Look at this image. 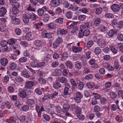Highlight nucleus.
Returning a JSON list of instances; mask_svg holds the SVG:
<instances>
[{
  "mask_svg": "<svg viewBox=\"0 0 123 123\" xmlns=\"http://www.w3.org/2000/svg\"><path fill=\"white\" fill-rule=\"evenodd\" d=\"M31 12H26L23 15L22 20L25 23L27 24L29 22V19L30 17Z\"/></svg>",
  "mask_w": 123,
  "mask_h": 123,
  "instance_id": "f257e3e1",
  "label": "nucleus"
},
{
  "mask_svg": "<svg viewBox=\"0 0 123 123\" xmlns=\"http://www.w3.org/2000/svg\"><path fill=\"white\" fill-rule=\"evenodd\" d=\"M62 39L61 37H59L57 38L56 41L53 43V48L56 49L59 45V44L62 43Z\"/></svg>",
  "mask_w": 123,
  "mask_h": 123,
  "instance_id": "f03ea898",
  "label": "nucleus"
},
{
  "mask_svg": "<svg viewBox=\"0 0 123 123\" xmlns=\"http://www.w3.org/2000/svg\"><path fill=\"white\" fill-rule=\"evenodd\" d=\"M76 97L74 99L77 103H79L81 101V99L82 98L83 96L79 92H77L76 94Z\"/></svg>",
  "mask_w": 123,
  "mask_h": 123,
  "instance_id": "7ed1b4c3",
  "label": "nucleus"
},
{
  "mask_svg": "<svg viewBox=\"0 0 123 123\" xmlns=\"http://www.w3.org/2000/svg\"><path fill=\"white\" fill-rule=\"evenodd\" d=\"M47 10V7L45 6L39 9L37 11L38 15L40 16H42L44 14V12Z\"/></svg>",
  "mask_w": 123,
  "mask_h": 123,
  "instance_id": "20e7f679",
  "label": "nucleus"
},
{
  "mask_svg": "<svg viewBox=\"0 0 123 123\" xmlns=\"http://www.w3.org/2000/svg\"><path fill=\"white\" fill-rule=\"evenodd\" d=\"M60 3L59 0H52L50 1V4L52 6L55 7L58 6Z\"/></svg>",
  "mask_w": 123,
  "mask_h": 123,
  "instance_id": "39448f33",
  "label": "nucleus"
},
{
  "mask_svg": "<svg viewBox=\"0 0 123 123\" xmlns=\"http://www.w3.org/2000/svg\"><path fill=\"white\" fill-rule=\"evenodd\" d=\"M72 49L73 52L76 53L80 52L82 50V48L77 47L76 46H72Z\"/></svg>",
  "mask_w": 123,
  "mask_h": 123,
  "instance_id": "423d86ee",
  "label": "nucleus"
},
{
  "mask_svg": "<svg viewBox=\"0 0 123 123\" xmlns=\"http://www.w3.org/2000/svg\"><path fill=\"white\" fill-rule=\"evenodd\" d=\"M83 25L84 26V29H86L89 28L90 29H92L93 28L92 23L91 22H86L84 23V25H81L80 26Z\"/></svg>",
  "mask_w": 123,
  "mask_h": 123,
  "instance_id": "0eeeda50",
  "label": "nucleus"
},
{
  "mask_svg": "<svg viewBox=\"0 0 123 123\" xmlns=\"http://www.w3.org/2000/svg\"><path fill=\"white\" fill-rule=\"evenodd\" d=\"M111 8L113 12H117L119 10L120 7L118 5L114 4L111 6Z\"/></svg>",
  "mask_w": 123,
  "mask_h": 123,
  "instance_id": "6e6552de",
  "label": "nucleus"
},
{
  "mask_svg": "<svg viewBox=\"0 0 123 123\" xmlns=\"http://www.w3.org/2000/svg\"><path fill=\"white\" fill-rule=\"evenodd\" d=\"M42 36L44 38L48 39L51 38L52 37V33L50 32L45 33L42 32Z\"/></svg>",
  "mask_w": 123,
  "mask_h": 123,
  "instance_id": "1a4fd4ad",
  "label": "nucleus"
},
{
  "mask_svg": "<svg viewBox=\"0 0 123 123\" xmlns=\"http://www.w3.org/2000/svg\"><path fill=\"white\" fill-rule=\"evenodd\" d=\"M18 95L21 98H24L26 97V94L25 91L24 90L20 89L19 91Z\"/></svg>",
  "mask_w": 123,
  "mask_h": 123,
  "instance_id": "9d476101",
  "label": "nucleus"
},
{
  "mask_svg": "<svg viewBox=\"0 0 123 123\" xmlns=\"http://www.w3.org/2000/svg\"><path fill=\"white\" fill-rule=\"evenodd\" d=\"M105 40L102 38L98 39L97 43L98 45L101 48H103L105 46Z\"/></svg>",
  "mask_w": 123,
  "mask_h": 123,
  "instance_id": "9b49d317",
  "label": "nucleus"
},
{
  "mask_svg": "<svg viewBox=\"0 0 123 123\" xmlns=\"http://www.w3.org/2000/svg\"><path fill=\"white\" fill-rule=\"evenodd\" d=\"M95 60L94 59H91L89 61V64L92 65V67L93 68H96L98 66L97 64L95 63Z\"/></svg>",
  "mask_w": 123,
  "mask_h": 123,
  "instance_id": "f8f14e48",
  "label": "nucleus"
},
{
  "mask_svg": "<svg viewBox=\"0 0 123 123\" xmlns=\"http://www.w3.org/2000/svg\"><path fill=\"white\" fill-rule=\"evenodd\" d=\"M84 28V27L83 25L80 26V30L79 31L78 35L79 37L80 38H82L84 36L83 32Z\"/></svg>",
  "mask_w": 123,
  "mask_h": 123,
  "instance_id": "ddd939ff",
  "label": "nucleus"
},
{
  "mask_svg": "<svg viewBox=\"0 0 123 123\" xmlns=\"http://www.w3.org/2000/svg\"><path fill=\"white\" fill-rule=\"evenodd\" d=\"M70 106L66 104H64L63 105V108L62 111L63 112H67Z\"/></svg>",
  "mask_w": 123,
  "mask_h": 123,
  "instance_id": "4468645a",
  "label": "nucleus"
},
{
  "mask_svg": "<svg viewBox=\"0 0 123 123\" xmlns=\"http://www.w3.org/2000/svg\"><path fill=\"white\" fill-rule=\"evenodd\" d=\"M7 10L4 7H2L0 8V16H4L6 14Z\"/></svg>",
  "mask_w": 123,
  "mask_h": 123,
  "instance_id": "2eb2a0df",
  "label": "nucleus"
},
{
  "mask_svg": "<svg viewBox=\"0 0 123 123\" xmlns=\"http://www.w3.org/2000/svg\"><path fill=\"white\" fill-rule=\"evenodd\" d=\"M25 86L26 87L29 89H31L33 86L32 81H28L25 82Z\"/></svg>",
  "mask_w": 123,
  "mask_h": 123,
  "instance_id": "dca6fc26",
  "label": "nucleus"
},
{
  "mask_svg": "<svg viewBox=\"0 0 123 123\" xmlns=\"http://www.w3.org/2000/svg\"><path fill=\"white\" fill-rule=\"evenodd\" d=\"M116 33V30L111 29L109 31L108 33V34L109 37H112Z\"/></svg>",
  "mask_w": 123,
  "mask_h": 123,
  "instance_id": "f3484780",
  "label": "nucleus"
},
{
  "mask_svg": "<svg viewBox=\"0 0 123 123\" xmlns=\"http://www.w3.org/2000/svg\"><path fill=\"white\" fill-rule=\"evenodd\" d=\"M67 33V31L63 29H60L59 28L57 29V33L58 35H64Z\"/></svg>",
  "mask_w": 123,
  "mask_h": 123,
  "instance_id": "a211bd4d",
  "label": "nucleus"
},
{
  "mask_svg": "<svg viewBox=\"0 0 123 123\" xmlns=\"http://www.w3.org/2000/svg\"><path fill=\"white\" fill-rule=\"evenodd\" d=\"M8 60L6 58H2L0 59V63L3 66H6L7 64Z\"/></svg>",
  "mask_w": 123,
  "mask_h": 123,
  "instance_id": "6ab92c4d",
  "label": "nucleus"
},
{
  "mask_svg": "<svg viewBox=\"0 0 123 123\" xmlns=\"http://www.w3.org/2000/svg\"><path fill=\"white\" fill-rule=\"evenodd\" d=\"M62 71L60 69H57L55 70L52 73V75L54 76H57L60 75Z\"/></svg>",
  "mask_w": 123,
  "mask_h": 123,
  "instance_id": "aec40b11",
  "label": "nucleus"
},
{
  "mask_svg": "<svg viewBox=\"0 0 123 123\" xmlns=\"http://www.w3.org/2000/svg\"><path fill=\"white\" fill-rule=\"evenodd\" d=\"M98 29L100 31L104 32L106 31L107 28L102 25H100L98 26Z\"/></svg>",
  "mask_w": 123,
  "mask_h": 123,
  "instance_id": "412c9836",
  "label": "nucleus"
},
{
  "mask_svg": "<svg viewBox=\"0 0 123 123\" xmlns=\"http://www.w3.org/2000/svg\"><path fill=\"white\" fill-rule=\"evenodd\" d=\"M68 55L67 52L66 51L64 52L63 53V55L61 58V60L62 61H64L66 60L68 57Z\"/></svg>",
  "mask_w": 123,
  "mask_h": 123,
  "instance_id": "4be33fe9",
  "label": "nucleus"
},
{
  "mask_svg": "<svg viewBox=\"0 0 123 123\" xmlns=\"http://www.w3.org/2000/svg\"><path fill=\"white\" fill-rule=\"evenodd\" d=\"M66 64L67 68L69 69H71L73 68V64L70 61H66Z\"/></svg>",
  "mask_w": 123,
  "mask_h": 123,
  "instance_id": "5701e85b",
  "label": "nucleus"
},
{
  "mask_svg": "<svg viewBox=\"0 0 123 123\" xmlns=\"http://www.w3.org/2000/svg\"><path fill=\"white\" fill-rule=\"evenodd\" d=\"M17 66L15 63L12 62L11 63L9 66V68L11 70H14L17 67Z\"/></svg>",
  "mask_w": 123,
  "mask_h": 123,
  "instance_id": "b1692460",
  "label": "nucleus"
},
{
  "mask_svg": "<svg viewBox=\"0 0 123 123\" xmlns=\"http://www.w3.org/2000/svg\"><path fill=\"white\" fill-rule=\"evenodd\" d=\"M26 103V104L30 106L34 104L35 103V102L34 101L33 99H29L27 100Z\"/></svg>",
  "mask_w": 123,
  "mask_h": 123,
  "instance_id": "393cba45",
  "label": "nucleus"
},
{
  "mask_svg": "<svg viewBox=\"0 0 123 123\" xmlns=\"http://www.w3.org/2000/svg\"><path fill=\"white\" fill-rule=\"evenodd\" d=\"M58 94V92L55 91L53 93H52L49 95L50 99H53L55 97L57 96Z\"/></svg>",
  "mask_w": 123,
  "mask_h": 123,
  "instance_id": "a878e982",
  "label": "nucleus"
},
{
  "mask_svg": "<svg viewBox=\"0 0 123 123\" xmlns=\"http://www.w3.org/2000/svg\"><path fill=\"white\" fill-rule=\"evenodd\" d=\"M22 74L23 76L26 78H29L30 76L28 72L25 70H24L22 71Z\"/></svg>",
  "mask_w": 123,
  "mask_h": 123,
  "instance_id": "bb28decb",
  "label": "nucleus"
},
{
  "mask_svg": "<svg viewBox=\"0 0 123 123\" xmlns=\"http://www.w3.org/2000/svg\"><path fill=\"white\" fill-rule=\"evenodd\" d=\"M43 24L42 22L33 25V27L36 29H39L40 27L43 25Z\"/></svg>",
  "mask_w": 123,
  "mask_h": 123,
  "instance_id": "cd10ccee",
  "label": "nucleus"
},
{
  "mask_svg": "<svg viewBox=\"0 0 123 123\" xmlns=\"http://www.w3.org/2000/svg\"><path fill=\"white\" fill-rule=\"evenodd\" d=\"M16 39L14 38H12L8 41V43L9 45H11L14 44L15 43Z\"/></svg>",
  "mask_w": 123,
  "mask_h": 123,
  "instance_id": "c85d7f7f",
  "label": "nucleus"
},
{
  "mask_svg": "<svg viewBox=\"0 0 123 123\" xmlns=\"http://www.w3.org/2000/svg\"><path fill=\"white\" fill-rule=\"evenodd\" d=\"M58 80L62 83H65L66 82V79L64 77H59L58 79Z\"/></svg>",
  "mask_w": 123,
  "mask_h": 123,
  "instance_id": "c756f323",
  "label": "nucleus"
},
{
  "mask_svg": "<svg viewBox=\"0 0 123 123\" xmlns=\"http://www.w3.org/2000/svg\"><path fill=\"white\" fill-rule=\"evenodd\" d=\"M53 87L55 89H58L61 87V85L59 83L55 82L53 84Z\"/></svg>",
  "mask_w": 123,
  "mask_h": 123,
  "instance_id": "7c9ffc66",
  "label": "nucleus"
},
{
  "mask_svg": "<svg viewBox=\"0 0 123 123\" xmlns=\"http://www.w3.org/2000/svg\"><path fill=\"white\" fill-rule=\"evenodd\" d=\"M35 45L37 47H40L42 45V42L41 40H37L34 42Z\"/></svg>",
  "mask_w": 123,
  "mask_h": 123,
  "instance_id": "2f4dec72",
  "label": "nucleus"
},
{
  "mask_svg": "<svg viewBox=\"0 0 123 123\" xmlns=\"http://www.w3.org/2000/svg\"><path fill=\"white\" fill-rule=\"evenodd\" d=\"M75 111V113L77 114H80L81 112V108L78 106L76 107Z\"/></svg>",
  "mask_w": 123,
  "mask_h": 123,
  "instance_id": "473e14b6",
  "label": "nucleus"
},
{
  "mask_svg": "<svg viewBox=\"0 0 123 123\" xmlns=\"http://www.w3.org/2000/svg\"><path fill=\"white\" fill-rule=\"evenodd\" d=\"M113 87L115 89L117 90L120 89L121 88L120 87V84L117 83H115L113 84Z\"/></svg>",
  "mask_w": 123,
  "mask_h": 123,
  "instance_id": "72a5a7b5",
  "label": "nucleus"
},
{
  "mask_svg": "<svg viewBox=\"0 0 123 123\" xmlns=\"http://www.w3.org/2000/svg\"><path fill=\"white\" fill-rule=\"evenodd\" d=\"M15 80L17 82L21 83L23 82V79L20 76L16 77L15 79Z\"/></svg>",
  "mask_w": 123,
  "mask_h": 123,
  "instance_id": "f704fd0d",
  "label": "nucleus"
},
{
  "mask_svg": "<svg viewBox=\"0 0 123 123\" xmlns=\"http://www.w3.org/2000/svg\"><path fill=\"white\" fill-rule=\"evenodd\" d=\"M101 49L99 47H96L94 50V53L97 55H98L100 53Z\"/></svg>",
  "mask_w": 123,
  "mask_h": 123,
  "instance_id": "c9c22d12",
  "label": "nucleus"
},
{
  "mask_svg": "<svg viewBox=\"0 0 123 123\" xmlns=\"http://www.w3.org/2000/svg\"><path fill=\"white\" fill-rule=\"evenodd\" d=\"M49 18L50 17L48 14H45L43 15V20L44 22H48Z\"/></svg>",
  "mask_w": 123,
  "mask_h": 123,
  "instance_id": "e433bc0d",
  "label": "nucleus"
},
{
  "mask_svg": "<svg viewBox=\"0 0 123 123\" xmlns=\"http://www.w3.org/2000/svg\"><path fill=\"white\" fill-rule=\"evenodd\" d=\"M45 62L43 61L38 63L37 67L39 68H42L45 65Z\"/></svg>",
  "mask_w": 123,
  "mask_h": 123,
  "instance_id": "4c0bfd02",
  "label": "nucleus"
},
{
  "mask_svg": "<svg viewBox=\"0 0 123 123\" xmlns=\"http://www.w3.org/2000/svg\"><path fill=\"white\" fill-rule=\"evenodd\" d=\"M12 11L14 15L17 14L19 12V8L15 7L12 8Z\"/></svg>",
  "mask_w": 123,
  "mask_h": 123,
  "instance_id": "58836bf2",
  "label": "nucleus"
},
{
  "mask_svg": "<svg viewBox=\"0 0 123 123\" xmlns=\"http://www.w3.org/2000/svg\"><path fill=\"white\" fill-rule=\"evenodd\" d=\"M81 67L82 65L80 62H78L76 63L75 67L76 69L78 70L80 69L81 68Z\"/></svg>",
  "mask_w": 123,
  "mask_h": 123,
  "instance_id": "ea45409f",
  "label": "nucleus"
},
{
  "mask_svg": "<svg viewBox=\"0 0 123 123\" xmlns=\"http://www.w3.org/2000/svg\"><path fill=\"white\" fill-rule=\"evenodd\" d=\"M35 109L38 113V117H40L41 112V110H40V107L36 105Z\"/></svg>",
  "mask_w": 123,
  "mask_h": 123,
  "instance_id": "a19ab883",
  "label": "nucleus"
},
{
  "mask_svg": "<svg viewBox=\"0 0 123 123\" xmlns=\"http://www.w3.org/2000/svg\"><path fill=\"white\" fill-rule=\"evenodd\" d=\"M101 20L99 18H97L94 21V24L96 26H98V25L100 23Z\"/></svg>",
  "mask_w": 123,
  "mask_h": 123,
  "instance_id": "79ce46f5",
  "label": "nucleus"
},
{
  "mask_svg": "<svg viewBox=\"0 0 123 123\" xmlns=\"http://www.w3.org/2000/svg\"><path fill=\"white\" fill-rule=\"evenodd\" d=\"M37 62L36 61H32L30 63L31 67L33 68L37 67Z\"/></svg>",
  "mask_w": 123,
  "mask_h": 123,
  "instance_id": "37998d69",
  "label": "nucleus"
},
{
  "mask_svg": "<svg viewBox=\"0 0 123 123\" xmlns=\"http://www.w3.org/2000/svg\"><path fill=\"white\" fill-rule=\"evenodd\" d=\"M100 109V107L99 106L96 105L94 107L93 112L94 113L99 112Z\"/></svg>",
  "mask_w": 123,
  "mask_h": 123,
  "instance_id": "c03bdc74",
  "label": "nucleus"
},
{
  "mask_svg": "<svg viewBox=\"0 0 123 123\" xmlns=\"http://www.w3.org/2000/svg\"><path fill=\"white\" fill-rule=\"evenodd\" d=\"M43 118L47 121H49L50 119V117L46 114H44L43 115Z\"/></svg>",
  "mask_w": 123,
  "mask_h": 123,
  "instance_id": "a18cd8bd",
  "label": "nucleus"
},
{
  "mask_svg": "<svg viewBox=\"0 0 123 123\" xmlns=\"http://www.w3.org/2000/svg\"><path fill=\"white\" fill-rule=\"evenodd\" d=\"M30 17L29 19H31L33 20H36V15L32 12H31Z\"/></svg>",
  "mask_w": 123,
  "mask_h": 123,
  "instance_id": "49530a36",
  "label": "nucleus"
},
{
  "mask_svg": "<svg viewBox=\"0 0 123 123\" xmlns=\"http://www.w3.org/2000/svg\"><path fill=\"white\" fill-rule=\"evenodd\" d=\"M16 34L18 36L20 35L22 33V31L19 28H16L15 30Z\"/></svg>",
  "mask_w": 123,
  "mask_h": 123,
  "instance_id": "de8ad7c7",
  "label": "nucleus"
},
{
  "mask_svg": "<svg viewBox=\"0 0 123 123\" xmlns=\"http://www.w3.org/2000/svg\"><path fill=\"white\" fill-rule=\"evenodd\" d=\"M29 108L28 106L27 105H25L22 107L21 110L23 111H26L28 110Z\"/></svg>",
  "mask_w": 123,
  "mask_h": 123,
  "instance_id": "09e8293b",
  "label": "nucleus"
},
{
  "mask_svg": "<svg viewBox=\"0 0 123 123\" xmlns=\"http://www.w3.org/2000/svg\"><path fill=\"white\" fill-rule=\"evenodd\" d=\"M85 29H84L83 32L84 35L85 36H88L90 34V31L88 30Z\"/></svg>",
  "mask_w": 123,
  "mask_h": 123,
  "instance_id": "8fccbe9b",
  "label": "nucleus"
},
{
  "mask_svg": "<svg viewBox=\"0 0 123 123\" xmlns=\"http://www.w3.org/2000/svg\"><path fill=\"white\" fill-rule=\"evenodd\" d=\"M72 12L70 11L67 12L66 14V17L68 19H70L72 18Z\"/></svg>",
  "mask_w": 123,
  "mask_h": 123,
  "instance_id": "3c124183",
  "label": "nucleus"
},
{
  "mask_svg": "<svg viewBox=\"0 0 123 123\" xmlns=\"http://www.w3.org/2000/svg\"><path fill=\"white\" fill-rule=\"evenodd\" d=\"M105 17L107 18H111L113 17L114 15L112 13H107L105 14Z\"/></svg>",
  "mask_w": 123,
  "mask_h": 123,
  "instance_id": "603ef678",
  "label": "nucleus"
},
{
  "mask_svg": "<svg viewBox=\"0 0 123 123\" xmlns=\"http://www.w3.org/2000/svg\"><path fill=\"white\" fill-rule=\"evenodd\" d=\"M12 6L13 7L19 8L20 5L19 3L16 2L15 3H13Z\"/></svg>",
  "mask_w": 123,
  "mask_h": 123,
  "instance_id": "864d4df0",
  "label": "nucleus"
},
{
  "mask_svg": "<svg viewBox=\"0 0 123 123\" xmlns=\"http://www.w3.org/2000/svg\"><path fill=\"white\" fill-rule=\"evenodd\" d=\"M19 61L20 62L23 63L26 62L27 61V58L25 57L21 58L19 59Z\"/></svg>",
  "mask_w": 123,
  "mask_h": 123,
  "instance_id": "5fc2aeb1",
  "label": "nucleus"
},
{
  "mask_svg": "<svg viewBox=\"0 0 123 123\" xmlns=\"http://www.w3.org/2000/svg\"><path fill=\"white\" fill-rule=\"evenodd\" d=\"M31 34L28 33L26 35L25 38L28 41L30 40L31 39Z\"/></svg>",
  "mask_w": 123,
  "mask_h": 123,
  "instance_id": "6e6d98bb",
  "label": "nucleus"
},
{
  "mask_svg": "<svg viewBox=\"0 0 123 123\" xmlns=\"http://www.w3.org/2000/svg\"><path fill=\"white\" fill-rule=\"evenodd\" d=\"M8 43V41H2L0 43L1 46L3 47H6Z\"/></svg>",
  "mask_w": 123,
  "mask_h": 123,
  "instance_id": "4d7b16f0",
  "label": "nucleus"
},
{
  "mask_svg": "<svg viewBox=\"0 0 123 123\" xmlns=\"http://www.w3.org/2000/svg\"><path fill=\"white\" fill-rule=\"evenodd\" d=\"M47 26L49 29H53L55 27L54 25L52 22L48 24L47 25Z\"/></svg>",
  "mask_w": 123,
  "mask_h": 123,
  "instance_id": "13d9d810",
  "label": "nucleus"
},
{
  "mask_svg": "<svg viewBox=\"0 0 123 123\" xmlns=\"http://www.w3.org/2000/svg\"><path fill=\"white\" fill-rule=\"evenodd\" d=\"M117 39L120 41H123V35L122 34H118L117 36Z\"/></svg>",
  "mask_w": 123,
  "mask_h": 123,
  "instance_id": "bf43d9fd",
  "label": "nucleus"
},
{
  "mask_svg": "<svg viewBox=\"0 0 123 123\" xmlns=\"http://www.w3.org/2000/svg\"><path fill=\"white\" fill-rule=\"evenodd\" d=\"M13 22L16 25H19L20 23V20L19 18H15L13 20Z\"/></svg>",
  "mask_w": 123,
  "mask_h": 123,
  "instance_id": "052dcab7",
  "label": "nucleus"
},
{
  "mask_svg": "<svg viewBox=\"0 0 123 123\" xmlns=\"http://www.w3.org/2000/svg\"><path fill=\"white\" fill-rule=\"evenodd\" d=\"M38 80L41 84H44L46 83V80L42 77L39 78Z\"/></svg>",
  "mask_w": 123,
  "mask_h": 123,
  "instance_id": "680f3d73",
  "label": "nucleus"
},
{
  "mask_svg": "<svg viewBox=\"0 0 123 123\" xmlns=\"http://www.w3.org/2000/svg\"><path fill=\"white\" fill-rule=\"evenodd\" d=\"M86 85L88 88H92L95 86V84L92 83L88 82L86 84Z\"/></svg>",
  "mask_w": 123,
  "mask_h": 123,
  "instance_id": "e2e57ef3",
  "label": "nucleus"
},
{
  "mask_svg": "<svg viewBox=\"0 0 123 123\" xmlns=\"http://www.w3.org/2000/svg\"><path fill=\"white\" fill-rule=\"evenodd\" d=\"M102 9L100 7H99L96 9L95 11V13L97 15L100 14L102 12Z\"/></svg>",
  "mask_w": 123,
  "mask_h": 123,
  "instance_id": "0e129e2a",
  "label": "nucleus"
},
{
  "mask_svg": "<svg viewBox=\"0 0 123 123\" xmlns=\"http://www.w3.org/2000/svg\"><path fill=\"white\" fill-rule=\"evenodd\" d=\"M50 57V55L48 53H45L44 55V59L45 60L48 61L49 60Z\"/></svg>",
  "mask_w": 123,
  "mask_h": 123,
  "instance_id": "69168bd1",
  "label": "nucleus"
},
{
  "mask_svg": "<svg viewBox=\"0 0 123 123\" xmlns=\"http://www.w3.org/2000/svg\"><path fill=\"white\" fill-rule=\"evenodd\" d=\"M116 119L117 121L119 122L123 121V118L120 115H119L116 117Z\"/></svg>",
  "mask_w": 123,
  "mask_h": 123,
  "instance_id": "338daca9",
  "label": "nucleus"
},
{
  "mask_svg": "<svg viewBox=\"0 0 123 123\" xmlns=\"http://www.w3.org/2000/svg\"><path fill=\"white\" fill-rule=\"evenodd\" d=\"M6 121L9 123H16V120L11 118L7 119L6 120Z\"/></svg>",
  "mask_w": 123,
  "mask_h": 123,
  "instance_id": "774afa93",
  "label": "nucleus"
}]
</instances>
